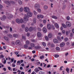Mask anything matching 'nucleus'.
I'll list each match as a JSON object with an SVG mask.
<instances>
[{
	"mask_svg": "<svg viewBox=\"0 0 74 74\" xmlns=\"http://www.w3.org/2000/svg\"><path fill=\"white\" fill-rule=\"evenodd\" d=\"M16 22L17 23L19 24V23H23V19L21 18L20 19H17L16 20Z\"/></svg>",
	"mask_w": 74,
	"mask_h": 74,
	"instance_id": "1",
	"label": "nucleus"
},
{
	"mask_svg": "<svg viewBox=\"0 0 74 74\" xmlns=\"http://www.w3.org/2000/svg\"><path fill=\"white\" fill-rule=\"evenodd\" d=\"M5 2L6 3V4H8V5H10V4L11 3L12 4H15V2L14 1H12L11 2L9 1H5Z\"/></svg>",
	"mask_w": 74,
	"mask_h": 74,
	"instance_id": "2",
	"label": "nucleus"
},
{
	"mask_svg": "<svg viewBox=\"0 0 74 74\" xmlns=\"http://www.w3.org/2000/svg\"><path fill=\"white\" fill-rule=\"evenodd\" d=\"M15 44L16 45L18 46V45H20V44H21V42L20 40H17L16 41Z\"/></svg>",
	"mask_w": 74,
	"mask_h": 74,
	"instance_id": "3",
	"label": "nucleus"
},
{
	"mask_svg": "<svg viewBox=\"0 0 74 74\" xmlns=\"http://www.w3.org/2000/svg\"><path fill=\"white\" fill-rule=\"evenodd\" d=\"M24 10L25 12H29L30 11V9H29V8L28 7H24Z\"/></svg>",
	"mask_w": 74,
	"mask_h": 74,
	"instance_id": "4",
	"label": "nucleus"
},
{
	"mask_svg": "<svg viewBox=\"0 0 74 74\" xmlns=\"http://www.w3.org/2000/svg\"><path fill=\"white\" fill-rule=\"evenodd\" d=\"M24 20L26 22L29 21V16L28 15H25V16L24 17Z\"/></svg>",
	"mask_w": 74,
	"mask_h": 74,
	"instance_id": "5",
	"label": "nucleus"
},
{
	"mask_svg": "<svg viewBox=\"0 0 74 74\" xmlns=\"http://www.w3.org/2000/svg\"><path fill=\"white\" fill-rule=\"evenodd\" d=\"M27 15L29 16L30 17H32L33 16V13L30 12L27 13Z\"/></svg>",
	"mask_w": 74,
	"mask_h": 74,
	"instance_id": "6",
	"label": "nucleus"
},
{
	"mask_svg": "<svg viewBox=\"0 0 74 74\" xmlns=\"http://www.w3.org/2000/svg\"><path fill=\"white\" fill-rule=\"evenodd\" d=\"M40 5L38 3H36L34 5V7L35 8H39Z\"/></svg>",
	"mask_w": 74,
	"mask_h": 74,
	"instance_id": "7",
	"label": "nucleus"
},
{
	"mask_svg": "<svg viewBox=\"0 0 74 74\" xmlns=\"http://www.w3.org/2000/svg\"><path fill=\"white\" fill-rule=\"evenodd\" d=\"M5 19H6V16L5 15L3 16L1 18V21H4Z\"/></svg>",
	"mask_w": 74,
	"mask_h": 74,
	"instance_id": "8",
	"label": "nucleus"
},
{
	"mask_svg": "<svg viewBox=\"0 0 74 74\" xmlns=\"http://www.w3.org/2000/svg\"><path fill=\"white\" fill-rule=\"evenodd\" d=\"M47 28L49 29V30H50L51 29V25L49 24H48L47 25Z\"/></svg>",
	"mask_w": 74,
	"mask_h": 74,
	"instance_id": "9",
	"label": "nucleus"
},
{
	"mask_svg": "<svg viewBox=\"0 0 74 74\" xmlns=\"http://www.w3.org/2000/svg\"><path fill=\"white\" fill-rule=\"evenodd\" d=\"M42 36L41 33L40 32H38L37 33V36L38 37H41Z\"/></svg>",
	"mask_w": 74,
	"mask_h": 74,
	"instance_id": "10",
	"label": "nucleus"
},
{
	"mask_svg": "<svg viewBox=\"0 0 74 74\" xmlns=\"http://www.w3.org/2000/svg\"><path fill=\"white\" fill-rule=\"evenodd\" d=\"M3 38L4 39H5V40L6 41H7V42L10 41V39H9V38H8L7 37L4 36L3 37Z\"/></svg>",
	"mask_w": 74,
	"mask_h": 74,
	"instance_id": "11",
	"label": "nucleus"
},
{
	"mask_svg": "<svg viewBox=\"0 0 74 74\" xmlns=\"http://www.w3.org/2000/svg\"><path fill=\"white\" fill-rule=\"evenodd\" d=\"M66 24L68 27H70L71 26V24L68 22H66Z\"/></svg>",
	"mask_w": 74,
	"mask_h": 74,
	"instance_id": "12",
	"label": "nucleus"
},
{
	"mask_svg": "<svg viewBox=\"0 0 74 74\" xmlns=\"http://www.w3.org/2000/svg\"><path fill=\"white\" fill-rule=\"evenodd\" d=\"M65 45V44L63 42H62V43H61L60 44V46L61 47H64V45Z\"/></svg>",
	"mask_w": 74,
	"mask_h": 74,
	"instance_id": "13",
	"label": "nucleus"
},
{
	"mask_svg": "<svg viewBox=\"0 0 74 74\" xmlns=\"http://www.w3.org/2000/svg\"><path fill=\"white\" fill-rule=\"evenodd\" d=\"M48 37L49 38H51L52 37V34L51 33H49L48 35Z\"/></svg>",
	"mask_w": 74,
	"mask_h": 74,
	"instance_id": "14",
	"label": "nucleus"
},
{
	"mask_svg": "<svg viewBox=\"0 0 74 74\" xmlns=\"http://www.w3.org/2000/svg\"><path fill=\"white\" fill-rule=\"evenodd\" d=\"M13 36L14 38H17V37H19L18 34H14L13 35Z\"/></svg>",
	"mask_w": 74,
	"mask_h": 74,
	"instance_id": "15",
	"label": "nucleus"
},
{
	"mask_svg": "<svg viewBox=\"0 0 74 74\" xmlns=\"http://www.w3.org/2000/svg\"><path fill=\"white\" fill-rule=\"evenodd\" d=\"M35 48L36 49H41V47L40 46H37L35 47Z\"/></svg>",
	"mask_w": 74,
	"mask_h": 74,
	"instance_id": "16",
	"label": "nucleus"
},
{
	"mask_svg": "<svg viewBox=\"0 0 74 74\" xmlns=\"http://www.w3.org/2000/svg\"><path fill=\"white\" fill-rule=\"evenodd\" d=\"M53 41L54 43H58V40L56 39H54L53 40Z\"/></svg>",
	"mask_w": 74,
	"mask_h": 74,
	"instance_id": "17",
	"label": "nucleus"
},
{
	"mask_svg": "<svg viewBox=\"0 0 74 74\" xmlns=\"http://www.w3.org/2000/svg\"><path fill=\"white\" fill-rule=\"evenodd\" d=\"M34 71H35V72H36V73H37V72H38V71H39V69H38V68H36L35 69Z\"/></svg>",
	"mask_w": 74,
	"mask_h": 74,
	"instance_id": "18",
	"label": "nucleus"
},
{
	"mask_svg": "<svg viewBox=\"0 0 74 74\" xmlns=\"http://www.w3.org/2000/svg\"><path fill=\"white\" fill-rule=\"evenodd\" d=\"M7 36L9 38H12V36L11 34H8L7 35Z\"/></svg>",
	"mask_w": 74,
	"mask_h": 74,
	"instance_id": "19",
	"label": "nucleus"
},
{
	"mask_svg": "<svg viewBox=\"0 0 74 74\" xmlns=\"http://www.w3.org/2000/svg\"><path fill=\"white\" fill-rule=\"evenodd\" d=\"M54 25L57 28H59V25H58V24L57 23H55L54 24Z\"/></svg>",
	"mask_w": 74,
	"mask_h": 74,
	"instance_id": "20",
	"label": "nucleus"
},
{
	"mask_svg": "<svg viewBox=\"0 0 74 74\" xmlns=\"http://www.w3.org/2000/svg\"><path fill=\"white\" fill-rule=\"evenodd\" d=\"M57 39L58 40L60 41H62V39H61V38H60V37L59 36H58L57 37Z\"/></svg>",
	"mask_w": 74,
	"mask_h": 74,
	"instance_id": "21",
	"label": "nucleus"
},
{
	"mask_svg": "<svg viewBox=\"0 0 74 74\" xmlns=\"http://www.w3.org/2000/svg\"><path fill=\"white\" fill-rule=\"evenodd\" d=\"M33 28L32 27H30L29 29V30L30 32H32V31H33Z\"/></svg>",
	"mask_w": 74,
	"mask_h": 74,
	"instance_id": "22",
	"label": "nucleus"
},
{
	"mask_svg": "<svg viewBox=\"0 0 74 74\" xmlns=\"http://www.w3.org/2000/svg\"><path fill=\"white\" fill-rule=\"evenodd\" d=\"M12 17H13V15L12 14H10L9 16L8 17V19H10L11 18H12Z\"/></svg>",
	"mask_w": 74,
	"mask_h": 74,
	"instance_id": "23",
	"label": "nucleus"
},
{
	"mask_svg": "<svg viewBox=\"0 0 74 74\" xmlns=\"http://www.w3.org/2000/svg\"><path fill=\"white\" fill-rule=\"evenodd\" d=\"M34 44L33 43H31L30 46L32 48L34 47Z\"/></svg>",
	"mask_w": 74,
	"mask_h": 74,
	"instance_id": "24",
	"label": "nucleus"
},
{
	"mask_svg": "<svg viewBox=\"0 0 74 74\" xmlns=\"http://www.w3.org/2000/svg\"><path fill=\"white\" fill-rule=\"evenodd\" d=\"M43 31L44 33H46L47 32V29L45 28H43Z\"/></svg>",
	"mask_w": 74,
	"mask_h": 74,
	"instance_id": "25",
	"label": "nucleus"
},
{
	"mask_svg": "<svg viewBox=\"0 0 74 74\" xmlns=\"http://www.w3.org/2000/svg\"><path fill=\"white\" fill-rule=\"evenodd\" d=\"M52 18H53V19H58V17H57V16H52Z\"/></svg>",
	"mask_w": 74,
	"mask_h": 74,
	"instance_id": "26",
	"label": "nucleus"
},
{
	"mask_svg": "<svg viewBox=\"0 0 74 74\" xmlns=\"http://www.w3.org/2000/svg\"><path fill=\"white\" fill-rule=\"evenodd\" d=\"M62 26L64 27V28H66L67 26H66V25L62 23Z\"/></svg>",
	"mask_w": 74,
	"mask_h": 74,
	"instance_id": "27",
	"label": "nucleus"
},
{
	"mask_svg": "<svg viewBox=\"0 0 74 74\" xmlns=\"http://www.w3.org/2000/svg\"><path fill=\"white\" fill-rule=\"evenodd\" d=\"M44 10H47L48 9V6L47 5H45L44 6Z\"/></svg>",
	"mask_w": 74,
	"mask_h": 74,
	"instance_id": "28",
	"label": "nucleus"
},
{
	"mask_svg": "<svg viewBox=\"0 0 74 74\" xmlns=\"http://www.w3.org/2000/svg\"><path fill=\"white\" fill-rule=\"evenodd\" d=\"M66 71L68 73H69V69L68 67H67L66 68Z\"/></svg>",
	"mask_w": 74,
	"mask_h": 74,
	"instance_id": "29",
	"label": "nucleus"
},
{
	"mask_svg": "<svg viewBox=\"0 0 74 74\" xmlns=\"http://www.w3.org/2000/svg\"><path fill=\"white\" fill-rule=\"evenodd\" d=\"M33 22L34 23H36V18H34Z\"/></svg>",
	"mask_w": 74,
	"mask_h": 74,
	"instance_id": "30",
	"label": "nucleus"
},
{
	"mask_svg": "<svg viewBox=\"0 0 74 74\" xmlns=\"http://www.w3.org/2000/svg\"><path fill=\"white\" fill-rule=\"evenodd\" d=\"M39 74H45V72L42 71H40L39 72Z\"/></svg>",
	"mask_w": 74,
	"mask_h": 74,
	"instance_id": "31",
	"label": "nucleus"
},
{
	"mask_svg": "<svg viewBox=\"0 0 74 74\" xmlns=\"http://www.w3.org/2000/svg\"><path fill=\"white\" fill-rule=\"evenodd\" d=\"M25 31L26 32H27L29 31V28L27 27H26L25 28Z\"/></svg>",
	"mask_w": 74,
	"mask_h": 74,
	"instance_id": "32",
	"label": "nucleus"
},
{
	"mask_svg": "<svg viewBox=\"0 0 74 74\" xmlns=\"http://www.w3.org/2000/svg\"><path fill=\"white\" fill-rule=\"evenodd\" d=\"M26 44H27L28 45H29V44H30V42H29V40H27L26 41Z\"/></svg>",
	"mask_w": 74,
	"mask_h": 74,
	"instance_id": "33",
	"label": "nucleus"
},
{
	"mask_svg": "<svg viewBox=\"0 0 74 74\" xmlns=\"http://www.w3.org/2000/svg\"><path fill=\"white\" fill-rule=\"evenodd\" d=\"M31 41L32 42H36V40L34 39H32L31 40Z\"/></svg>",
	"mask_w": 74,
	"mask_h": 74,
	"instance_id": "34",
	"label": "nucleus"
},
{
	"mask_svg": "<svg viewBox=\"0 0 74 74\" xmlns=\"http://www.w3.org/2000/svg\"><path fill=\"white\" fill-rule=\"evenodd\" d=\"M22 38L23 39V40H26V37L24 36H23Z\"/></svg>",
	"mask_w": 74,
	"mask_h": 74,
	"instance_id": "35",
	"label": "nucleus"
},
{
	"mask_svg": "<svg viewBox=\"0 0 74 74\" xmlns=\"http://www.w3.org/2000/svg\"><path fill=\"white\" fill-rule=\"evenodd\" d=\"M18 4H22V1L20 0H19Z\"/></svg>",
	"mask_w": 74,
	"mask_h": 74,
	"instance_id": "36",
	"label": "nucleus"
},
{
	"mask_svg": "<svg viewBox=\"0 0 74 74\" xmlns=\"http://www.w3.org/2000/svg\"><path fill=\"white\" fill-rule=\"evenodd\" d=\"M4 55H1L0 56V59H1V58H4Z\"/></svg>",
	"mask_w": 74,
	"mask_h": 74,
	"instance_id": "37",
	"label": "nucleus"
},
{
	"mask_svg": "<svg viewBox=\"0 0 74 74\" xmlns=\"http://www.w3.org/2000/svg\"><path fill=\"white\" fill-rule=\"evenodd\" d=\"M37 11L38 12H41V10L40 9H38L37 10Z\"/></svg>",
	"mask_w": 74,
	"mask_h": 74,
	"instance_id": "38",
	"label": "nucleus"
},
{
	"mask_svg": "<svg viewBox=\"0 0 74 74\" xmlns=\"http://www.w3.org/2000/svg\"><path fill=\"white\" fill-rule=\"evenodd\" d=\"M24 47L25 48H28V46L27 45H25L24 46Z\"/></svg>",
	"mask_w": 74,
	"mask_h": 74,
	"instance_id": "39",
	"label": "nucleus"
},
{
	"mask_svg": "<svg viewBox=\"0 0 74 74\" xmlns=\"http://www.w3.org/2000/svg\"><path fill=\"white\" fill-rule=\"evenodd\" d=\"M44 58V56H42L40 57V59H43Z\"/></svg>",
	"mask_w": 74,
	"mask_h": 74,
	"instance_id": "40",
	"label": "nucleus"
},
{
	"mask_svg": "<svg viewBox=\"0 0 74 74\" xmlns=\"http://www.w3.org/2000/svg\"><path fill=\"white\" fill-rule=\"evenodd\" d=\"M66 8V5H63L62 7V10H64Z\"/></svg>",
	"mask_w": 74,
	"mask_h": 74,
	"instance_id": "41",
	"label": "nucleus"
},
{
	"mask_svg": "<svg viewBox=\"0 0 74 74\" xmlns=\"http://www.w3.org/2000/svg\"><path fill=\"white\" fill-rule=\"evenodd\" d=\"M34 15H37V13L36 12V11H35V10L34 11Z\"/></svg>",
	"mask_w": 74,
	"mask_h": 74,
	"instance_id": "42",
	"label": "nucleus"
},
{
	"mask_svg": "<svg viewBox=\"0 0 74 74\" xmlns=\"http://www.w3.org/2000/svg\"><path fill=\"white\" fill-rule=\"evenodd\" d=\"M45 40H47V41H48V40H49V38H48V37L47 36H45Z\"/></svg>",
	"mask_w": 74,
	"mask_h": 74,
	"instance_id": "43",
	"label": "nucleus"
},
{
	"mask_svg": "<svg viewBox=\"0 0 74 74\" xmlns=\"http://www.w3.org/2000/svg\"><path fill=\"white\" fill-rule=\"evenodd\" d=\"M40 18H44V16H43V15L42 14H40Z\"/></svg>",
	"mask_w": 74,
	"mask_h": 74,
	"instance_id": "44",
	"label": "nucleus"
},
{
	"mask_svg": "<svg viewBox=\"0 0 74 74\" xmlns=\"http://www.w3.org/2000/svg\"><path fill=\"white\" fill-rule=\"evenodd\" d=\"M27 37H29V36H30V33L28 32L27 34Z\"/></svg>",
	"mask_w": 74,
	"mask_h": 74,
	"instance_id": "45",
	"label": "nucleus"
},
{
	"mask_svg": "<svg viewBox=\"0 0 74 74\" xmlns=\"http://www.w3.org/2000/svg\"><path fill=\"white\" fill-rule=\"evenodd\" d=\"M56 49L57 51H59V50H60V48L58 47H56Z\"/></svg>",
	"mask_w": 74,
	"mask_h": 74,
	"instance_id": "46",
	"label": "nucleus"
},
{
	"mask_svg": "<svg viewBox=\"0 0 74 74\" xmlns=\"http://www.w3.org/2000/svg\"><path fill=\"white\" fill-rule=\"evenodd\" d=\"M18 70V69H16V70H15V68H14L13 69V71H16Z\"/></svg>",
	"mask_w": 74,
	"mask_h": 74,
	"instance_id": "47",
	"label": "nucleus"
},
{
	"mask_svg": "<svg viewBox=\"0 0 74 74\" xmlns=\"http://www.w3.org/2000/svg\"><path fill=\"white\" fill-rule=\"evenodd\" d=\"M12 65L13 67H15L16 65L14 64V63H12Z\"/></svg>",
	"mask_w": 74,
	"mask_h": 74,
	"instance_id": "48",
	"label": "nucleus"
},
{
	"mask_svg": "<svg viewBox=\"0 0 74 74\" xmlns=\"http://www.w3.org/2000/svg\"><path fill=\"white\" fill-rule=\"evenodd\" d=\"M51 47H55V45H54V44H51Z\"/></svg>",
	"mask_w": 74,
	"mask_h": 74,
	"instance_id": "49",
	"label": "nucleus"
},
{
	"mask_svg": "<svg viewBox=\"0 0 74 74\" xmlns=\"http://www.w3.org/2000/svg\"><path fill=\"white\" fill-rule=\"evenodd\" d=\"M37 30L38 31H41V28H39V27H38L37 28Z\"/></svg>",
	"mask_w": 74,
	"mask_h": 74,
	"instance_id": "50",
	"label": "nucleus"
},
{
	"mask_svg": "<svg viewBox=\"0 0 74 74\" xmlns=\"http://www.w3.org/2000/svg\"><path fill=\"white\" fill-rule=\"evenodd\" d=\"M70 17H69V16H68L66 17V19H67L68 21H69V20H70Z\"/></svg>",
	"mask_w": 74,
	"mask_h": 74,
	"instance_id": "51",
	"label": "nucleus"
},
{
	"mask_svg": "<svg viewBox=\"0 0 74 74\" xmlns=\"http://www.w3.org/2000/svg\"><path fill=\"white\" fill-rule=\"evenodd\" d=\"M3 33H8V31H4L3 32Z\"/></svg>",
	"mask_w": 74,
	"mask_h": 74,
	"instance_id": "52",
	"label": "nucleus"
},
{
	"mask_svg": "<svg viewBox=\"0 0 74 74\" xmlns=\"http://www.w3.org/2000/svg\"><path fill=\"white\" fill-rule=\"evenodd\" d=\"M20 11L21 12H22L23 11V8H21L20 9Z\"/></svg>",
	"mask_w": 74,
	"mask_h": 74,
	"instance_id": "53",
	"label": "nucleus"
},
{
	"mask_svg": "<svg viewBox=\"0 0 74 74\" xmlns=\"http://www.w3.org/2000/svg\"><path fill=\"white\" fill-rule=\"evenodd\" d=\"M21 26L23 29H24L25 27V26L24 25H22Z\"/></svg>",
	"mask_w": 74,
	"mask_h": 74,
	"instance_id": "54",
	"label": "nucleus"
},
{
	"mask_svg": "<svg viewBox=\"0 0 74 74\" xmlns=\"http://www.w3.org/2000/svg\"><path fill=\"white\" fill-rule=\"evenodd\" d=\"M42 45L43 46H46V44L44 42H43L42 43Z\"/></svg>",
	"mask_w": 74,
	"mask_h": 74,
	"instance_id": "55",
	"label": "nucleus"
},
{
	"mask_svg": "<svg viewBox=\"0 0 74 74\" xmlns=\"http://www.w3.org/2000/svg\"><path fill=\"white\" fill-rule=\"evenodd\" d=\"M20 63H21V62L20 61H18L17 62V65H19L18 64H19Z\"/></svg>",
	"mask_w": 74,
	"mask_h": 74,
	"instance_id": "56",
	"label": "nucleus"
},
{
	"mask_svg": "<svg viewBox=\"0 0 74 74\" xmlns=\"http://www.w3.org/2000/svg\"><path fill=\"white\" fill-rule=\"evenodd\" d=\"M64 40L65 41H67L68 40V38H65L64 39Z\"/></svg>",
	"mask_w": 74,
	"mask_h": 74,
	"instance_id": "57",
	"label": "nucleus"
},
{
	"mask_svg": "<svg viewBox=\"0 0 74 74\" xmlns=\"http://www.w3.org/2000/svg\"><path fill=\"white\" fill-rule=\"evenodd\" d=\"M73 33H71L70 34V36L71 37H73Z\"/></svg>",
	"mask_w": 74,
	"mask_h": 74,
	"instance_id": "58",
	"label": "nucleus"
},
{
	"mask_svg": "<svg viewBox=\"0 0 74 74\" xmlns=\"http://www.w3.org/2000/svg\"><path fill=\"white\" fill-rule=\"evenodd\" d=\"M59 55H57V54H56L55 55V57L56 58H58V57H59Z\"/></svg>",
	"mask_w": 74,
	"mask_h": 74,
	"instance_id": "59",
	"label": "nucleus"
},
{
	"mask_svg": "<svg viewBox=\"0 0 74 74\" xmlns=\"http://www.w3.org/2000/svg\"><path fill=\"white\" fill-rule=\"evenodd\" d=\"M43 22L44 23H47V21L45 20H44L43 21Z\"/></svg>",
	"mask_w": 74,
	"mask_h": 74,
	"instance_id": "60",
	"label": "nucleus"
},
{
	"mask_svg": "<svg viewBox=\"0 0 74 74\" xmlns=\"http://www.w3.org/2000/svg\"><path fill=\"white\" fill-rule=\"evenodd\" d=\"M37 18L38 19H40V15H38Z\"/></svg>",
	"mask_w": 74,
	"mask_h": 74,
	"instance_id": "61",
	"label": "nucleus"
},
{
	"mask_svg": "<svg viewBox=\"0 0 74 74\" xmlns=\"http://www.w3.org/2000/svg\"><path fill=\"white\" fill-rule=\"evenodd\" d=\"M12 27H10V32H12Z\"/></svg>",
	"mask_w": 74,
	"mask_h": 74,
	"instance_id": "62",
	"label": "nucleus"
},
{
	"mask_svg": "<svg viewBox=\"0 0 74 74\" xmlns=\"http://www.w3.org/2000/svg\"><path fill=\"white\" fill-rule=\"evenodd\" d=\"M3 70L4 71H5L6 70V68H4L3 69Z\"/></svg>",
	"mask_w": 74,
	"mask_h": 74,
	"instance_id": "63",
	"label": "nucleus"
},
{
	"mask_svg": "<svg viewBox=\"0 0 74 74\" xmlns=\"http://www.w3.org/2000/svg\"><path fill=\"white\" fill-rule=\"evenodd\" d=\"M7 73V72H3V73H0V74H5Z\"/></svg>",
	"mask_w": 74,
	"mask_h": 74,
	"instance_id": "64",
	"label": "nucleus"
}]
</instances>
